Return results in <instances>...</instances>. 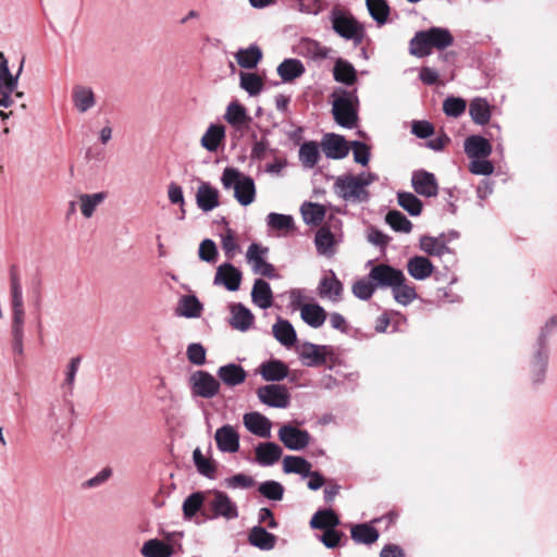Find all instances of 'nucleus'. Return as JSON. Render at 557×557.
Segmentation results:
<instances>
[{
    "mask_svg": "<svg viewBox=\"0 0 557 557\" xmlns=\"http://www.w3.org/2000/svg\"><path fill=\"white\" fill-rule=\"evenodd\" d=\"M377 180L374 173L362 172L357 175L345 174L336 177L334 191L346 202L360 203L369 200L370 194L367 190Z\"/></svg>",
    "mask_w": 557,
    "mask_h": 557,
    "instance_id": "f257e3e1",
    "label": "nucleus"
},
{
    "mask_svg": "<svg viewBox=\"0 0 557 557\" xmlns=\"http://www.w3.org/2000/svg\"><path fill=\"white\" fill-rule=\"evenodd\" d=\"M454 44V36L444 27H431L414 34L409 42L410 54L424 58L432 53L433 49L444 50Z\"/></svg>",
    "mask_w": 557,
    "mask_h": 557,
    "instance_id": "f03ea898",
    "label": "nucleus"
},
{
    "mask_svg": "<svg viewBox=\"0 0 557 557\" xmlns=\"http://www.w3.org/2000/svg\"><path fill=\"white\" fill-rule=\"evenodd\" d=\"M221 183L225 190H234V198L239 205L247 207L255 201L257 194L255 181L238 169L226 166L223 170Z\"/></svg>",
    "mask_w": 557,
    "mask_h": 557,
    "instance_id": "7ed1b4c3",
    "label": "nucleus"
},
{
    "mask_svg": "<svg viewBox=\"0 0 557 557\" xmlns=\"http://www.w3.org/2000/svg\"><path fill=\"white\" fill-rule=\"evenodd\" d=\"M332 113L336 123L345 128L355 127L358 120L356 92L338 89L332 94Z\"/></svg>",
    "mask_w": 557,
    "mask_h": 557,
    "instance_id": "20e7f679",
    "label": "nucleus"
},
{
    "mask_svg": "<svg viewBox=\"0 0 557 557\" xmlns=\"http://www.w3.org/2000/svg\"><path fill=\"white\" fill-rule=\"evenodd\" d=\"M332 28L346 40H351L359 46L364 37L363 26L349 13L341 10H333L331 13Z\"/></svg>",
    "mask_w": 557,
    "mask_h": 557,
    "instance_id": "39448f33",
    "label": "nucleus"
},
{
    "mask_svg": "<svg viewBox=\"0 0 557 557\" xmlns=\"http://www.w3.org/2000/svg\"><path fill=\"white\" fill-rule=\"evenodd\" d=\"M283 470L286 473H296L302 478H308L307 487H323L326 483L319 472L311 471V463L299 456H285Z\"/></svg>",
    "mask_w": 557,
    "mask_h": 557,
    "instance_id": "423d86ee",
    "label": "nucleus"
},
{
    "mask_svg": "<svg viewBox=\"0 0 557 557\" xmlns=\"http://www.w3.org/2000/svg\"><path fill=\"white\" fill-rule=\"evenodd\" d=\"M557 327V315H552L542 326L539 335V349L534 356L533 367L535 370L534 381L541 383L544 381L545 371L548 362V355L545 345L549 334Z\"/></svg>",
    "mask_w": 557,
    "mask_h": 557,
    "instance_id": "0eeeda50",
    "label": "nucleus"
},
{
    "mask_svg": "<svg viewBox=\"0 0 557 557\" xmlns=\"http://www.w3.org/2000/svg\"><path fill=\"white\" fill-rule=\"evenodd\" d=\"M269 249L260 244L252 243L247 249L246 260L251 267L255 274H259L269 278L277 276L273 264L267 261Z\"/></svg>",
    "mask_w": 557,
    "mask_h": 557,
    "instance_id": "6e6552de",
    "label": "nucleus"
},
{
    "mask_svg": "<svg viewBox=\"0 0 557 557\" xmlns=\"http://www.w3.org/2000/svg\"><path fill=\"white\" fill-rule=\"evenodd\" d=\"M191 394L202 398H213L220 391V382L209 372L198 370L189 377Z\"/></svg>",
    "mask_w": 557,
    "mask_h": 557,
    "instance_id": "1a4fd4ad",
    "label": "nucleus"
},
{
    "mask_svg": "<svg viewBox=\"0 0 557 557\" xmlns=\"http://www.w3.org/2000/svg\"><path fill=\"white\" fill-rule=\"evenodd\" d=\"M259 400L273 408L285 409L290 404V394L286 386L281 384H269L258 388Z\"/></svg>",
    "mask_w": 557,
    "mask_h": 557,
    "instance_id": "9d476101",
    "label": "nucleus"
},
{
    "mask_svg": "<svg viewBox=\"0 0 557 557\" xmlns=\"http://www.w3.org/2000/svg\"><path fill=\"white\" fill-rule=\"evenodd\" d=\"M277 436L286 448L296 451L305 449L311 440L307 430H301L292 424L282 425L278 430Z\"/></svg>",
    "mask_w": 557,
    "mask_h": 557,
    "instance_id": "9b49d317",
    "label": "nucleus"
},
{
    "mask_svg": "<svg viewBox=\"0 0 557 557\" xmlns=\"http://www.w3.org/2000/svg\"><path fill=\"white\" fill-rule=\"evenodd\" d=\"M368 276L376 287L391 289L404 280L403 271L384 263L374 265Z\"/></svg>",
    "mask_w": 557,
    "mask_h": 557,
    "instance_id": "f8f14e48",
    "label": "nucleus"
},
{
    "mask_svg": "<svg viewBox=\"0 0 557 557\" xmlns=\"http://www.w3.org/2000/svg\"><path fill=\"white\" fill-rule=\"evenodd\" d=\"M344 286L333 270L322 276L318 286V295L336 304L343 299Z\"/></svg>",
    "mask_w": 557,
    "mask_h": 557,
    "instance_id": "ddd939ff",
    "label": "nucleus"
},
{
    "mask_svg": "<svg viewBox=\"0 0 557 557\" xmlns=\"http://www.w3.org/2000/svg\"><path fill=\"white\" fill-rule=\"evenodd\" d=\"M411 184L417 194L430 198L438 193V184L435 175L425 170H417L412 173Z\"/></svg>",
    "mask_w": 557,
    "mask_h": 557,
    "instance_id": "4468645a",
    "label": "nucleus"
},
{
    "mask_svg": "<svg viewBox=\"0 0 557 557\" xmlns=\"http://www.w3.org/2000/svg\"><path fill=\"white\" fill-rule=\"evenodd\" d=\"M213 283L224 286L227 290L235 292L239 289L242 272L231 263H222L216 269Z\"/></svg>",
    "mask_w": 557,
    "mask_h": 557,
    "instance_id": "2eb2a0df",
    "label": "nucleus"
},
{
    "mask_svg": "<svg viewBox=\"0 0 557 557\" xmlns=\"http://www.w3.org/2000/svg\"><path fill=\"white\" fill-rule=\"evenodd\" d=\"M224 120L236 131L244 132L249 127L251 117L247 109L238 101H232L226 107Z\"/></svg>",
    "mask_w": 557,
    "mask_h": 557,
    "instance_id": "dca6fc26",
    "label": "nucleus"
},
{
    "mask_svg": "<svg viewBox=\"0 0 557 557\" xmlns=\"http://www.w3.org/2000/svg\"><path fill=\"white\" fill-rule=\"evenodd\" d=\"M245 428L261 438L271 437L272 422L258 411L247 412L243 416Z\"/></svg>",
    "mask_w": 557,
    "mask_h": 557,
    "instance_id": "f3484780",
    "label": "nucleus"
},
{
    "mask_svg": "<svg viewBox=\"0 0 557 557\" xmlns=\"http://www.w3.org/2000/svg\"><path fill=\"white\" fill-rule=\"evenodd\" d=\"M214 440L223 453H236L239 449V434L231 424H225L215 431Z\"/></svg>",
    "mask_w": 557,
    "mask_h": 557,
    "instance_id": "a211bd4d",
    "label": "nucleus"
},
{
    "mask_svg": "<svg viewBox=\"0 0 557 557\" xmlns=\"http://www.w3.org/2000/svg\"><path fill=\"white\" fill-rule=\"evenodd\" d=\"M283 455L280 445L273 442L260 443L255 448V459L263 467H269L277 462Z\"/></svg>",
    "mask_w": 557,
    "mask_h": 557,
    "instance_id": "6ab92c4d",
    "label": "nucleus"
},
{
    "mask_svg": "<svg viewBox=\"0 0 557 557\" xmlns=\"http://www.w3.org/2000/svg\"><path fill=\"white\" fill-rule=\"evenodd\" d=\"M322 150L329 159H343L348 152L349 148L345 138L336 134H327L322 140Z\"/></svg>",
    "mask_w": 557,
    "mask_h": 557,
    "instance_id": "aec40b11",
    "label": "nucleus"
},
{
    "mask_svg": "<svg viewBox=\"0 0 557 557\" xmlns=\"http://www.w3.org/2000/svg\"><path fill=\"white\" fill-rule=\"evenodd\" d=\"M196 202L202 211H212L220 205L219 190L208 182H200L196 193Z\"/></svg>",
    "mask_w": 557,
    "mask_h": 557,
    "instance_id": "412c9836",
    "label": "nucleus"
},
{
    "mask_svg": "<svg viewBox=\"0 0 557 557\" xmlns=\"http://www.w3.org/2000/svg\"><path fill=\"white\" fill-rule=\"evenodd\" d=\"M72 101L79 113H86L96 106V96L91 87L75 85L72 89Z\"/></svg>",
    "mask_w": 557,
    "mask_h": 557,
    "instance_id": "4be33fe9",
    "label": "nucleus"
},
{
    "mask_svg": "<svg viewBox=\"0 0 557 557\" xmlns=\"http://www.w3.org/2000/svg\"><path fill=\"white\" fill-rule=\"evenodd\" d=\"M218 377L228 387H235L245 382L247 372L236 363H227L218 369Z\"/></svg>",
    "mask_w": 557,
    "mask_h": 557,
    "instance_id": "5701e85b",
    "label": "nucleus"
},
{
    "mask_svg": "<svg viewBox=\"0 0 557 557\" xmlns=\"http://www.w3.org/2000/svg\"><path fill=\"white\" fill-rule=\"evenodd\" d=\"M258 372L268 382H278L288 375V367L281 360L272 359L262 362L258 368Z\"/></svg>",
    "mask_w": 557,
    "mask_h": 557,
    "instance_id": "b1692460",
    "label": "nucleus"
},
{
    "mask_svg": "<svg viewBox=\"0 0 557 557\" xmlns=\"http://www.w3.org/2000/svg\"><path fill=\"white\" fill-rule=\"evenodd\" d=\"M465 152L470 159L487 158L492 153V146L486 138L471 135L465 140Z\"/></svg>",
    "mask_w": 557,
    "mask_h": 557,
    "instance_id": "393cba45",
    "label": "nucleus"
},
{
    "mask_svg": "<svg viewBox=\"0 0 557 557\" xmlns=\"http://www.w3.org/2000/svg\"><path fill=\"white\" fill-rule=\"evenodd\" d=\"M325 347L312 343H305L299 348V357L307 367H317L326 361Z\"/></svg>",
    "mask_w": 557,
    "mask_h": 557,
    "instance_id": "a878e982",
    "label": "nucleus"
},
{
    "mask_svg": "<svg viewBox=\"0 0 557 557\" xmlns=\"http://www.w3.org/2000/svg\"><path fill=\"white\" fill-rule=\"evenodd\" d=\"M337 243L336 236L331 232L329 226L324 225L318 230L314 244L319 255L332 257L335 253Z\"/></svg>",
    "mask_w": 557,
    "mask_h": 557,
    "instance_id": "bb28decb",
    "label": "nucleus"
},
{
    "mask_svg": "<svg viewBox=\"0 0 557 557\" xmlns=\"http://www.w3.org/2000/svg\"><path fill=\"white\" fill-rule=\"evenodd\" d=\"M252 302L261 309H268L273 304V294L271 286L264 280L255 281L251 289Z\"/></svg>",
    "mask_w": 557,
    "mask_h": 557,
    "instance_id": "cd10ccee",
    "label": "nucleus"
},
{
    "mask_svg": "<svg viewBox=\"0 0 557 557\" xmlns=\"http://www.w3.org/2000/svg\"><path fill=\"white\" fill-rule=\"evenodd\" d=\"M211 507L215 516H221L228 520L238 517L236 505L226 494L220 491L215 493Z\"/></svg>",
    "mask_w": 557,
    "mask_h": 557,
    "instance_id": "c85d7f7f",
    "label": "nucleus"
},
{
    "mask_svg": "<svg viewBox=\"0 0 557 557\" xmlns=\"http://www.w3.org/2000/svg\"><path fill=\"white\" fill-rule=\"evenodd\" d=\"M434 267L432 262L422 256H414L407 262V271L411 277L418 281H423L431 276Z\"/></svg>",
    "mask_w": 557,
    "mask_h": 557,
    "instance_id": "c756f323",
    "label": "nucleus"
},
{
    "mask_svg": "<svg viewBox=\"0 0 557 557\" xmlns=\"http://www.w3.org/2000/svg\"><path fill=\"white\" fill-rule=\"evenodd\" d=\"M302 321L313 329L321 327L326 320V311L319 304H305L301 306Z\"/></svg>",
    "mask_w": 557,
    "mask_h": 557,
    "instance_id": "7c9ffc66",
    "label": "nucleus"
},
{
    "mask_svg": "<svg viewBox=\"0 0 557 557\" xmlns=\"http://www.w3.org/2000/svg\"><path fill=\"white\" fill-rule=\"evenodd\" d=\"M272 333L275 339L285 347H292L297 341V334L287 320L278 319L272 326Z\"/></svg>",
    "mask_w": 557,
    "mask_h": 557,
    "instance_id": "2f4dec72",
    "label": "nucleus"
},
{
    "mask_svg": "<svg viewBox=\"0 0 557 557\" xmlns=\"http://www.w3.org/2000/svg\"><path fill=\"white\" fill-rule=\"evenodd\" d=\"M231 325L242 332H246L253 323L255 317L251 311L242 304H235L231 307Z\"/></svg>",
    "mask_w": 557,
    "mask_h": 557,
    "instance_id": "473e14b6",
    "label": "nucleus"
},
{
    "mask_svg": "<svg viewBox=\"0 0 557 557\" xmlns=\"http://www.w3.org/2000/svg\"><path fill=\"white\" fill-rule=\"evenodd\" d=\"M469 114L475 124L485 125L491 120V106L483 98H474L470 101Z\"/></svg>",
    "mask_w": 557,
    "mask_h": 557,
    "instance_id": "72a5a7b5",
    "label": "nucleus"
},
{
    "mask_svg": "<svg viewBox=\"0 0 557 557\" xmlns=\"http://www.w3.org/2000/svg\"><path fill=\"white\" fill-rule=\"evenodd\" d=\"M249 543L262 550H270L276 544V536L262 527H253L248 535Z\"/></svg>",
    "mask_w": 557,
    "mask_h": 557,
    "instance_id": "f704fd0d",
    "label": "nucleus"
},
{
    "mask_svg": "<svg viewBox=\"0 0 557 557\" xmlns=\"http://www.w3.org/2000/svg\"><path fill=\"white\" fill-rule=\"evenodd\" d=\"M140 553L145 557H172L174 547L158 539H151L144 543Z\"/></svg>",
    "mask_w": 557,
    "mask_h": 557,
    "instance_id": "c9c22d12",
    "label": "nucleus"
},
{
    "mask_svg": "<svg viewBox=\"0 0 557 557\" xmlns=\"http://www.w3.org/2000/svg\"><path fill=\"white\" fill-rule=\"evenodd\" d=\"M225 137V127L220 124H211L201 137V146L210 152L218 150Z\"/></svg>",
    "mask_w": 557,
    "mask_h": 557,
    "instance_id": "e433bc0d",
    "label": "nucleus"
},
{
    "mask_svg": "<svg viewBox=\"0 0 557 557\" xmlns=\"http://www.w3.org/2000/svg\"><path fill=\"white\" fill-rule=\"evenodd\" d=\"M306 69L302 62L298 59H285L277 66V74L283 82H292L297 77H300L305 73Z\"/></svg>",
    "mask_w": 557,
    "mask_h": 557,
    "instance_id": "4c0bfd02",
    "label": "nucleus"
},
{
    "mask_svg": "<svg viewBox=\"0 0 557 557\" xmlns=\"http://www.w3.org/2000/svg\"><path fill=\"white\" fill-rule=\"evenodd\" d=\"M202 305L194 295L183 296L177 305L176 314L188 319L198 318L202 311Z\"/></svg>",
    "mask_w": 557,
    "mask_h": 557,
    "instance_id": "58836bf2",
    "label": "nucleus"
},
{
    "mask_svg": "<svg viewBox=\"0 0 557 557\" xmlns=\"http://www.w3.org/2000/svg\"><path fill=\"white\" fill-rule=\"evenodd\" d=\"M235 59L243 69H255L262 59V51L257 45H250L246 49H239Z\"/></svg>",
    "mask_w": 557,
    "mask_h": 557,
    "instance_id": "ea45409f",
    "label": "nucleus"
},
{
    "mask_svg": "<svg viewBox=\"0 0 557 557\" xmlns=\"http://www.w3.org/2000/svg\"><path fill=\"white\" fill-rule=\"evenodd\" d=\"M351 539L359 544H366L371 545L375 543L380 536L379 531L368 524V523H360L356 524L350 530Z\"/></svg>",
    "mask_w": 557,
    "mask_h": 557,
    "instance_id": "a19ab883",
    "label": "nucleus"
},
{
    "mask_svg": "<svg viewBox=\"0 0 557 557\" xmlns=\"http://www.w3.org/2000/svg\"><path fill=\"white\" fill-rule=\"evenodd\" d=\"M193 460L197 471L201 475L211 480L216 478L218 468L215 462L211 458L205 456L200 448H196L194 450Z\"/></svg>",
    "mask_w": 557,
    "mask_h": 557,
    "instance_id": "79ce46f5",
    "label": "nucleus"
},
{
    "mask_svg": "<svg viewBox=\"0 0 557 557\" xmlns=\"http://www.w3.org/2000/svg\"><path fill=\"white\" fill-rule=\"evenodd\" d=\"M22 71V66L18 72ZM20 74V73H17ZM18 75L13 76L9 70L8 60L0 52V91H14L17 87Z\"/></svg>",
    "mask_w": 557,
    "mask_h": 557,
    "instance_id": "37998d69",
    "label": "nucleus"
},
{
    "mask_svg": "<svg viewBox=\"0 0 557 557\" xmlns=\"http://www.w3.org/2000/svg\"><path fill=\"white\" fill-rule=\"evenodd\" d=\"M107 195L103 191L96 194H82L79 195V203H81V212L86 218L89 219L96 211V208L103 202Z\"/></svg>",
    "mask_w": 557,
    "mask_h": 557,
    "instance_id": "c03bdc74",
    "label": "nucleus"
},
{
    "mask_svg": "<svg viewBox=\"0 0 557 557\" xmlns=\"http://www.w3.org/2000/svg\"><path fill=\"white\" fill-rule=\"evenodd\" d=\"M320 150L315 141H306L299 148V160L307 169H312L319 162Z\"/></svg>",
    "mask_w": 557,
    "mask_h": 557,
    "instance_id": "a18cd8bd",
    "label": "nucleus"
},
{
    "mask_svg": "<svg viewBox=\"0 0 557 557\" xmlns=\"http://www.w3.org/2000/svg\"><path fill=\"white\" fill-rule=\"evenodd\" d=\"M339 524V519L333 510H319L310 521L313 529L330 530Z\"/></svg>",
    "mask_w": 557,
    "mask_h": 557,
    "instance_id": "49530a36",
    "label": "nucleus"
},
{
    "mask_svg": "<svg viewBox=\"0 0 557 557\" xmlns=\"http://www.w3.org/2000/svg\"><path fill=\"white\" fill-rule=\"evenodd\" d=\"M333 75L336 82L346 85H352L357 79L355 67L349 62L342 59L336 61Z\"/></svg>",
    "mask_w": 557,
    "mask_h": 557,
    "instance_id": "de8ad7c7",
    "label": "nucleus"
},
{
    "mask_svg": "<svg viewBox=\"0 0 557 557\" xmlns=\"http://www.w3.org/2000/svg\"><path fill=\"white\" fill-rule=\"evenodd\" d=\"M300 212L306 224L317 225L323 221L325 216V208L320 203L305 202Z\"/></svg>",
    "mask_w": 557,
    "mask_h": 557,
    "instance_id": "09e8293b",
    "label": "nucleus"
},
{
    "mask_svg": "<svg viewBox=\"0 0 557 557\" xmlns=\"http://www.w3.org/2000/svg\"><path fill=\"white\" fill-rule=\"evenodd\" d=\"M392 293L394 299L403 305L407 306L411 304L417 298V293L413 286L407 283L406 276L404 275V280L398 285H395L392 288Z\"/></svg>",
    "mask_w": 557,
    "mask_h": 557,
    "instance_id": "8fccbe9b",
    "label": "nucleus"
},
{
    "mask_svg": "<svg viewBox=\"0 0 557 557\" xmlns=\"http://www.w3.org/2000/svg\"><path fill=\"white\" fill-rule=\"evenodd\" d=\"M420 248L429 256L441 257L449 252V248L442 239L432 236L421 237Z\"/></svg>",
    "mask_w": 557,
    "mask_h": 557,
    "instance_id": "3c124183",
    "label": "nucleus"
},
{
    "mask_svg": "<svg viewBox=\"0 0 557 557\" xmlns=\"http://www.w3.org/2000/svg\"><path fill=\"white\" fill-rule=\"evenodd\" d=\"M240 87L248 92L249 96L253 97L259 95L263 89V81L256 73L240 72Z\"/></svg>",
    "mask_w": 557,
    "mask_h": 557,
    "instance_id": "603ef678",
    "label": "nucleus"
},
{
    "mask_svg": "<svg viewBox=\"0 0 557 557\" xmlns=\"http://www.w3.org/2000/svg\"><path fill=\"white\" fill-rule=\"evenodd\" d=\"M371 17L380 25L386 23L389 14V5L386 0H366Z\"/></svg>",
    "mask_w": 557,
    "mask_h": 557,
    "instance_id": "864d4df0",
    "label": "nucleus"
},
{
    "mask_svg": "<svg viewBox=\"0 0 557 557\" xmlns=\"http://www.w3.org/2000/svg\"><path fill=\"white\" fill-rule=\"evenodd\" d=\"M398 205L410 215L417 216L422 211L421 200L412 193L400 191L397 194Z\"/></svg>",
    "mask_w": 557,
    "mask_h": 557,
    "instance_id": "5fc2aeb1",
    "label": "nucleus"
},
{
    "mask_svg": "<svg viewBox=\"0 0 557 557\" xmlns=\"http://www.w3.org/2000/svg\"><path fill=\"white\" fill-rule=\"evenodd\" d=\"M386 223L396 232L409 233L412 228V223L405 214L399 211H389L386 214Z\"/></svg>",
    "mask_w": 557,
    "mask_h": 557,
    "instance_id": "6e6d98bb",
    "label": "nucleus"
},
{
    "mask_svg": "<svg viewBox=\"0 0 557 557\" xmlns=\"http://www.w3.org/2000/svg\"><path fill=\"white\" fill-rule=\"evenodd\" d=\"M467 109V102L460 97H447L443 102V111L447 116L459 117Z\"/></svg>",
    "mask_w": 557,
    "mask_h": 557,
    "instance_id": "4d7b16f0",
    "label": "nucleus"
},
{
    "mask_svg": "<svg viewBox=\"0 0 557 557\" xmlns=\"http://www.w3.org/2000/svg\"><path fill=\"white\" fill-rule=\"evenodd\" d=\"M269 227L277 231L294 230V219L292 215L271 212L267 216Z\"/></svg>",
    "mask_w": 557,
    "mask_h": 557,
    "instance_id": "13d9d810",
    "label": "nucleus"
},
{
    "mask_svg": "<svg viewBox=\"0 0 557 557\" xmlns=\"http://www.w3.org/2000/svg\"><path fill=\"white\" fill-rule=\"evenodd\" d=\"M10 307H11V314H12L11 333L24 332V325H25L24 301L11 302Z\"/></svg>",
    "mask_w": 557,
    "mask_h": 557,
    "instance_id": "bf43d9fd",
    "label": "nucleus"
},
{
    "mask_svg": "<svg viewBox=\"0 0 557 557\" xmlns=\"http://www.w3.org/2000/svg\"><path fill=\"white\" fill-rule=\"evenodd\" d=\"M22 301H24V298L21 276L16 267H12L10 269V304Z\"/></svg>",
    "mask_w": 557,
    "mask_h": 557,
    "instance_id": "052dcab7",
    "label": "nucleus"
},
{
    "mask_svg": "<svg viewBox=\"0 0 557 557\" xmlns=\"http://www.w3.org/2000/svg\"><path fill=\"white\" fill-rule=\"evenodd\" d=\"M375 288V284L370 278H361L354 283L352 294L361 300H368L374 294Z\"/></svg>",
    "mask_w": 557,
    "mask_h": 557,
    "instance_id": "680f3d73",
    "label": "nucleus"
},
{
    "mask_svg": "<svg viewBox=\"0 0 557 557\" xmlns=\"http://www.w3.org/2000/svg\"><path fill=\"white\" fill-rule=\"evenodd\" d=\"M199 258L202 261L213 263L218 258V249L212 239H203L199 245Z\"/></svg>",
    "mask_w": 557,
    "mask_h": 557,
    "instance_id": "e2e57ef3",
    "label": "nucleus"
},
{
    "mask_svg": "<svg viewBox=\"0 0 557 557\" xmlns=\"http://www.w3.org/2000/svg\"><path fill=\"white\" fill-rule=\"evenodd\" d=\"M203 503L201 493H194L188 496L183 504V511L186 518H191L200 509Z\"/></svg>",
    "mask_w": 557,
    "mask_h": 557,
    "instance_id": "0e129e2a",
    "label": "nucleus"
},
{
    "mask_svg": "<svg viewBox=\"0 0 557 557\" xmlns=\"http://www.w3.org/2000/svg\"><path fill=\"white\" fill-rule=\"evenodd\" d=\"M469 171L476 175H490L494 171V165L491 161L484 158L471 159L469 164Z\"/></svg>",
    "mask_w": 557,
    "mask_h": 557,
    "instance_id": "69168bd1",
    "label": "nucleus"
},
{
    "mask_svg": "<svg viewBox=\"0 0 557 557\" xmlns=\"http://www.w3.org/2000/svg\"><path fill=\"white\" fill-rule=\"evenodd\" d=\"M187 358L196 366H201L206 362V349L201 344L193 343L187 347Z\"/></svg>",
    "mask_w": 557,
    "mask_h": 557,
    "instance_id": "338daca9",
    "label": "nucleus"
},
{
    "mask_svg": "<svg viewBox=\"0 0 557 557\" xmlns=\"http://www.w3.org/2000/svg\"><path fill=\"white\" fill-rule=\"evenodd\" d=\"M351 149L354 153V160L355 162L367 165L370 160V149L369 147L361 141H352L351 143Z\"/></svg>",
    "mask_w": 557,
    "mask_h": 557,
    "instance_id": "774afa93",
    "label": "nucleus"
}]
</instances>
